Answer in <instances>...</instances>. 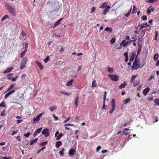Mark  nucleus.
Here are the masks:
<instances>
[{
  "mask_svg": "<svg viewBox=\"0 0 159 159\" xmlns=\"http://www.w3.org/2000/svg\"><path fill=\"white\" fill-rule=\"evenodd\" d=\"M137 57H136L135 58L133 63V66H132V69H135L136 70L138 69H139L140 67L141 68V67H143V65H142L141 66L139 62V60L138 58H137Z\"/></svg>",
  "mask_w": 159,
  "mask_h": 159,
  "instance_id": "f257e3e1",
  "label": "nucleus"
},
{
  "mask_svg": "<svg viewBox=\"0 0 159 159\" xmlns=\"http://www.w3.org/2000/svg\"><path fill=\"white\" fill-rule=\"evenodd\" d=\"M5 6L11 14L14 15H15L16 14V12L15 9L9 4L6 3Z\"/></svg>",
  "mask_w": 159,
  "mask_h": 159,
  "instance_id": "f03ea898",
  "label": "nucleus"
},
{
  "mask_svg": "<svg viewBox=\"0 0 159 159\" xmlns=\"http://www.w3.org/2000/svg\"><path fill=\"white\" fill-rule=\"evenodd\" d=\"M27 58L26 57H24L20 65V69H24L25 67L26 64L27 62Z\"/></svg>",
  "mask_w": 159,
  "mask_h": 159,
  "instance_id": "7ed1b4c3",
  "label": "nucleus"
},
{
  "mask_svg": "<svg viewBox=\"0 0 159 159\" xmlns=\"http://www.w3.org/2000/svg\"><path fill=\"white\" fill-rule=\"evenodd\" d=\"M109 78L112 80L114 81H116L118 80L119 78L116 75H108Z\"/></svg>",
  "mask_w": 159,
  "mask_h": 159,
  "instance_id": "20e7f679",
  "label": "nucleus"
},
{
  "mask_svg": "<svg viewBox=\"0 0 159 159\" xmlns=\"http://www.w3.org/2000/svg\"><path fill=\"white\" fill-rule=\"evenodd\" d=\"M111 105L112 106V108L111 110L109 111V113L111 114L112 113L113 111L115 109V100L114 99H113L112 100L111 102Z\"/></svg>",
  "mask_w": 159,
  "mask_h": 159,
  "instance_id": "39448f33",
  "label": "nucleus"
},
{
  "mask_svg": "<svg viewBox=\"0 0 159 159\" xmlns=\"http://www.w3.org/2000/svg\"><path fill=\"white\" fill-rule=\"evenodd\" d=\"M59 134V132L58 131H57L55 134V137H57L56 140H59L61 137L63 136V134L62 133H61L60 134Z\"/></svg>",
  "mask_w": 159,
  "mask_h": 159,
  "instance_id": "423d86ee",
  "label": "nucleus"
},
{
  "mask_svg": "<svg viewBox=\"0 0 159 159\" xmlns=\"http://www.w3.org/2000/svg\"><path fill=\"white\" fill-rule=\"evenodd\" d=\"M42 133L43 135H44L45 137H48L50 135L49 129H44L42 132Z\"/></svg>",
  "mask_w": 159,
  "mask_h": 159,
  "instance_id": "0eeeda50",
  "label": "nucleus"
},
{
  "mask_svg": "<svg viewBox=\"0 0 159 159\" xmlns=\"http://www.w3.org/2000/svg\"><path fill=\"white\" fill-rule=\"evenodd\" d=\"M150 89L149 87H147L146 88L144 89L143 91V94L145 96L148 93Z\"/></svg>",
  "mask_w": 159,
  "mask_h": 159,
  "instance_id": "6e6552de",
  "label": "nucleus"
},
{
  "mask_svg": "<svg viewBox=\"0 0 159 159\" xmlns=\"http://www.w3.org/2000/svg\"><path fill=\"white\" fill-rule=\"evenodd\" d=\"M138 51L137 52V54L136 55V57H138L139 54L140 53L142 49V45L141 44H139V43L138 44Z\"/></svg>",
  "mask_w": 159,
  "mask_h": 159,
  "instance_id": "1a4fd4ad",
  "label": "nucleus"
},
{
  "mask_svg": "<svg viewBox=\"0 0 159 159\" xmlns=\"http://www.w3.org/2000/svg\"><path fill=\"white\" fill-rule=\"evenodd\" d=\"M40 118L37 116L36 118H34L33 119V124H36L38 123L40 120Z\"/></svg>",
  "mask_w": 159,
  "mask_h": 159,
  "instance_id": "9d476101",
  "label": "nucleus"
},
{
  "mask_svg": "<svg viewBox=\"0 0 159 159\" xmlns=\"http://www.w3.org/2000/svg\"><path fill=\"white\" fill-rule=\"evenodd\" d=\"M75 152L76 151L74 149L71 148L69 151V155H73Z\"/></svg>",
  "mask_w": 159,
  "mask_h": 159,
  "instance_id": "9b49d317",
  "label": "nucleus"
},
{
  "mask_svg": "<svg viewBox=\"0 0 159 159\" xmlns=\"http://www.w3.org/2000/svg\"><path fill=\"white\" fill-rule=\"evenodd\" d=\"M55 146L57 148H59L62 144V142L60 141H57L56 142Z\"/></svg>",
  "mask_w": 159,
  "mask_h": 159,
  "instance_id": "f8f14e48",
  "label": "nucleus"
},
{
  "mask_svg": "<svg viewBox=\"0 0 159 159\" xmlns=\"http://www.w3.org/2000/svg\"><path fill=\"white\" fill-rule=\"evenodd\" d=\"M15 91V90H13L8 93H7L5 96V98H7V97L10 95L11 93H14Z\"/></svg>",
  "mask_w": 159,
  "mask_h": 159,
  "instance_id": "ddd939ff",
  "label": "nucleus"
},
{
  "mask_svg": "<svg viewBox=\"0 0 159 159\" xmlns=\"http://www.w3.org/2000/svg\"><path fill=\"white\" fill-rule=\"evenodd\" d=\"M21 34L23 36L22 39L23 40H26L27 38L26 36V34L25 33V32L24 31L22 30L21 31Z\"/></svg>",
  "mask_w": 159,
  "mask_h": 159,
  "instance_id": "4468645a",
  "label": "nucleus"
},
{
  "mask_svg": "<svg viewBox=\"0 0 159 159\" xmlns=\"http://www.w3.org/2000/svg\"><path fill=\"white\" fill-rule=\"evenodd\" d=\"M110 7L108 6L103 11V14L106 15L107 12L109 11L110 9Z\"/></svg>",
  "mask_w": 159,
  "mask_h": 159,
  "instance_id": "2eb2a0df",
  "label": "nucleus"
},
{
  "mask_svg": "<svg viewBox=\"0 0 159 159\" xmlns=\"http://www.w3.org/2000/svg\"><path fill=\"white\" fill-rule=\"evenodd\" d=\"M35 63L37 64L38 66L40 68V70H43V66L41 64L37 61H36Z\"/></svg>",
  "mask_w": 159,
  "mask_h": 159,
  "instance_id": "dca6fc26",
  "label": "nucleus"
},
{
  "mask_svg": "<svg viewBox=\"0 0 159 159\" xmlns=\"http://www.w3.org/2000/svg\"><path fill=\"white\" fill-rule=\"evenodd\" d=\"M127 85V83L125 82L124 81L123 83L121 84V85L119 86L120 89H122L123 88H125L126 86Z\"/></svg>",
  "mask_w": 159,
  "mask_h": 159,
  "instance_id": "f3484780",
  "label": "nucleus"
},
{
  "mask_svg": "<svg viewBox=\"0 0 159 159\" xmlns=\"http://www.w3.org/2000/svg\"><path fill=\"white\" fill-rule=\"evenodd\" d=\"M150 7L151 9H150L149 8V7H148L147 10V13L148 14H150V12L152 11H153L154 10V8H153V7H152L151 6Z\"/></svg>",
  "mask_w": 159,
  "mask_h": 159,
  "instance_id": "a211bd4d",
  "label": "nucleus"
},
{
  "mask_svg": "<svg viewBox=\"0 0 159 159\" xmlns=\"http://www.w3.org/2000/svg\"><path fill=\"white\" fill-rule=\"evenodd\" d=\"M130 101V99L129 98H128L124 100L123 103L124 104H125L129 102Z\"/></svg>",
  "mask_w": 159,
  "mask_h": 159,
  "instance_id": "6ab92c4d",
  "label": "nucleus"
},
{
  "mask_svg": "<svg viewBox=\"0 0 159 159\" xmlns=\"http://www.w3.org/2000/svg\"><path fill=\"white\" fill-rule=\"evenodd\" d=\"M54 6L55 7V9L57 10L60 8V4L58 2L54 4Z\"/></svg>",
  "mask_w": 159,
  "mask_h": 159,
  "instance_id": "aec40b11",
  "label": "nucleus"
},
{
  "mask_svg": "<svg viewBox=\"0 0 159 159\" xmlns=\"http://www.w3.org/2000/svg\"><path fill=\"white\" fill-rule=\"evenodd\" d=\"M38 140L37 138H36L35 139L31 141L30 142V145H32L34 143H36Z\"/></svg>",
  "mask_w": 159,
  "mask_h": 159,
  "instance_id": "412c9836",
  "label": "nucleus"
},
{
  "mask_svg": "<svg viewBox=\"0 0 159 159\" xmlns=\"http://www.w3.org/2000/svg\"><path fill=\"white\" fill-rule=\"evenodd\" d=\"M73 80L72 79L68 81L66 84V85L69 86L73 84Z\"/></svg>",
  "mask_w": 159,
  "mask_h": 159,
  "instance_id": "4be33fe9",
  "label": "nucleus"
},
{
  "mask_svg": "<svg viewBox=\"0 0 159 159\" xmlns=\"http://www.w3.org/2000/svg\"><path fill=\"white\" fill-rule=\"evenodd\" d=\"M27 49H26L24 51H23L21 54V56H20V57L22 58H23V57H24L25 53L27 52Z\"/></svg>",
  "mask_w": 159,
  "mask_h": 159,
  "instance_id": "5701e85b",
  "label": "nucleus"
},
{
  "mask_svg": "<svg viewBox=\"0 0 159 159\" xmlns=\"http://www.w3.org/2000/svg\"><path fill=\"white\" fill-rule=\"evenodd\" d=\"M79 98V97L77 96V97H76V98L75 100V105L76 106V107H77L78 106V102Z\"/></svg>",
  "mask_w": 159,
  "mask_h": 159,
  "instance_id": "b1692460",
  "label": "nucleus"
},
{
  "mask_svg": "<svg viewBox=\"0 0 159 159\" xmlns=\"http://www.w3.org/2000/svg\"><path fill=\"white\" fill-rule=\"evenodd\" d=\"M138 75H133L131 78V80H130V82L131 83H133L134 82V81L135 80V78Z\"/></svg>",
  "mask_w": 159,
  "mask_h": 159,
  "instance_id": "393cba45",
  "label": "nucleus"
},
{
  "mask_svg": "<svg viewBox=\"0 0 159 159\" xmlns=\"http://www.w3.org/2000/svg\"><path fill=\"white\" fill-rule=\"evenodd\" d=\"M14 86H15L13 84H12L9 87L8 89L5 92V93H6L9 90H10L12 89H13L14 88Z\"/></svg>",
  "mask_w": 159,
  "mask_h": 159,
  "instance_id": "a878e982",
  "label": "nucleus"
},
{
  "mask_svg": "<svg viewBox=\"0 0 159 159\" xmlns=\"http://www.w3.org/2000/svg\"><path fill=\"white\" fill-rule=\"evenodd\" d=\"M155 106L158 105L159 106V98L156 99L154 101Z\"/></svg>",
  "mask_w": 159,
  "mask_h": 159,
  "instance_id": "bb28decb",
  "label": "nucleus"
},
{
  "mask_svg": "<svg viewBox=\"0 0 159 159\" xmlns=\"http://www.w3.org/2000/svg\"><path fill=\"white\" fill-rule=\"evenodd\" d=\"M105 30L107 32L109 31L110 33H111V32H112V29H111L110 27H107L105 29Z\"/></svg>",
  "mask_w": 159,
  "mask_h": 159,
  "instance_id": "cd10ccee",
  "label": "nucleus"
},
{
  "mask_svg": "<svg viewBox=\"0 0 159 159\" xmlns=\"http://www.w3.org/2000/svg\"><path fill=\"white\" fill-rule=\"evenodd\" d=\"M60 93L62 94H63L65 95H66L67 96H69L70 95V93H67L66 92L64 91H60Z\"/></svg>",
  "mask_w": 159,
  "mask_h": 159,
  "instance_id": "c85d7f7f",
  "label": "nucleus"
},
{
  "mask_svg": "<svg viewBox=\"0 0 159 159\" xmlns=\"http://www.w3.org/2000/svg\"><path fill=\"white\" fill-rule=\"evenodd\" d=\"M107 3L106 2H104V3H102L101 6L99 7L100 8H104L106 7V6H107Z\"/></svg>",
  "mask_w": 159,
  "mask_h": 159,
  "instance_id": "c756f323",
  "label": "nucleus"
},
{
  "mask_svg": "<svg viewBox=\"0 0 159 159\" xmlns=\"http://www.w3.org/2000/svg\"><path fill=\"white\" fill-rule=\"evenodd\" d=\"M50 57L49 56H47L46 58L44 60V62L45 63H47Z\"/></svg>",
  "mask_w": 159,
  "mask_h": 159,
  "instance_id": "7c9ffc66",
  "label": "nucleus"
},
{
  "mask_svg": "<svg viewBox=\"0 0 159 159\" xmlns=\"http://www.w3.org/2000/svg\"><path fill=\"white\" fill-rule=\"evenodd\" d=\"M96 85L97 84H96V81L95 80H94L92 82L91 87L92 88H94L96 86Z\"/></svg>",
  "mask_w": 159,
  "mask_h": 159,
  "instance_id": "2f4dec72",
  "label": "nucleus"
},
{
  "mask_svg": "<svg viewBox=\"0 0 159 159\" xmlns=\"http://www.w3.org/2000/svg\"><path fill=\"white\" fill-rule=\"evenodd\" d=\"M159 57V55L158 54H156L154 55V57H153V59L154 61H156Z\"/></svg>",
  "mask_w": 159,
  "mask_h": 159,
  "instance_id": "473e14b6",
  "label": "nucleus"
},
{
  "mask_svg": "<svg viewBox=\"0 0 159 159\" xmlns=\"http://www.w3.org/2000/svg\"><path fill=\"white\" fill-rule=\"evenodd\" d=\"M57 108V107L54 106H51L49 107V110L52 111H53L54 110Z\"/></svg>",
  "mask_w": 159,
  "mask_h": 159,
  "instance_id": "72a5a7b5",
  "label": "nucleus"
},
{
  "mask_svg": "<svg viewBox=\"0 0 159 159\" xmlns=\"http://www.w3.org/2000/svg\"><path fill=\"white\" fill-rule=\"evenodd\" d=\"M133 9L132 10V13H136V12L137 11V10L136 9V6L134 5L133 6Z\"/></svg>",
  "mask_w": 159,
  "mask_h": 159,
  "instance_id": "f704fd0d",
  "label": "nucleus"
},
{
  "mask_svg": "<svg viewBox=\"0 0 159 159\" xmlns=\"http://www.w3.org/2000/svg\"><path fill=\"white\" fill-rule=\"evenodd\" d=\"M107 91H105L104 92V96H103V101L105 102V101H106V97H107Z\"/></svg>",
  "mask_w": 159,
  "mask_h": 159,
  "instance_id": "c9c22d12",
  "label": "nucleus"
},
{
  "mask_svg": "<svg viewBox=\"0 0 159 159\" xmlns=\"http://www.w3.org/2000/svg\"><path fill=\"white\" fill-rule=\"evenodd\" d=\"M9 16L8 15H4L1 19V21H3L6 18H8Z\"/></svg>",
  "mask_w": 159,
  "mask_h": 159,
  "instance_id": "e433bc0d",
  "label": "nucleus"
},
{
  "mask_svg": "<svg viewBox=\"0 0 159 159\" xmlns=\"http://www.w3.org/2000/svg\"><path fill=\"white\" fill-rule=\"evenodd\" d=\"M129 41L125 42V43L123 45V47H125L129 45Z\"/></svg>",
  "mask_w": 159,
  "mask_h": 159,
  "instance_id": "4c0bfd02",
  "label": "nucleus"
},
{
  "mask_svg": "<svg viewBox=\"0 0 159 159\" xmlns=\"http://www.w3.org/2000/svg\"><path fill=\"white\" fill-rule=\"evenodd\" d=\"M116 41V39L115 38H113L111 39L110 40V42L111 44H113Z\"/></svg>",
  "mask_w": 159,
  "mask_h": 159,
  "instance_id": "58836bf2",
  "label": "nucleus"
},
{
  "mask_svg": "<svg viewBox=\"0 0 159 159\" xmlns=\"http://www.w3.org/2000/svg\"><path fill=\"white\" fill-rule=\"evenodd\" d=\"M158 32L157 31H155V36L154 39L156 40H157V37L158 36Z\"/></svg>",
  "mask_w": 159,
  "mask_h": 159,
  "instance_id": "ea45409f",
  "label": "nucleus"
},
{
  "mask_svg": "<svg viewBox=\"0 0 159 159\" xmlns=\"http://www.w3.org/2000/svg\"><path fill=\"white\" fill-rule=\"evenodd\" d=\"M6 105L5 104V102H2L0 104V107H5Z\"/></svg>",
  "mask_w": 159,
  "mask_h": 159,
  "instance_id": "a19ab883",
  "label": "nucleus"
},
{
  "mask_svg": "<svg viewBox=\"0 0 159 159\" xmlns=\"http://www.w3.org/2000/svg\"><path fill=\"white\" fill-rule=\"evenodd\" d=\"M139 81H136V82H134L133 83V86H135L137 85H138L139 84Z\"/></svg>",
  "mask_w": 159,
  "mask_h": 159,
  "instance_id": "79ce46f5",
  "label": "nucleus"
},
{
  "mask_svg": "<svg viewBox=\"0 0 159 159\" xmlns=\"http://www.w3.org/2000/svg\"><path fill=\"white\" fill-rule=\"evenodd\" d=\"M42 129V128H40L37 129L35 132H36L37 134L41 132Z\"/></svg>",
  "mask_w": 159,
  "mask_h": 159,
  "instance_id": "37998d69",
  "label": "nucleus"
},
{
  "mask_svg": "<svg viewBox=\"0 0 159 159\" xmlns=\"http://www.w3.org/2000/svg\"><path fill=\"white\" fill-rule=\"evenodd\" d=\"M141 18L143 20H146L147 19V16L146 15H143L141 17Z\"/></svg>",
  "mask_w": 159,
  "mask_h": 159,
  "instance_id": "c03bdc74",
  "label": "nucleus"
},
{
  "mask_svg": "<svg viewBox=\"0 0 159 159\" xmlns=\"http://www.w3.org/2000/svg\"><path fill=\"white\" fill-rule=\"evenodd\" d=\"M47 143H48V142L47 141L43 142L40 143V145L41 146H43L47 144Z\"/></svg>",
  "mask_w": 159,
  "mask_h": 159,
  "instance_id": "a18cd8bd",
  "label": "nucleus"
},
{
  "mask_svg": "<svg viewBox=\"0 0 159 159\" xmlns=\"http://www.w3.org/2000/svg\"><path fill=\"white\" fill-rule=\"evenodd\" d=\"M95 11V7H93L91 8V13H92L94 12Z\"/></svg>",
  "mask_w": 159,
  "mask_h": 159,
  "instance_id": "49530a36",
  "label": "nucleus"
},
{
  "mask_svg": "<svg viewBox=\"0 0 159 159\" xmlns=\"http://www.w3.org/2000/svg\"><path fill=\"white\" fill-rule=\"evenodd\" d=\"M63 18H62L61 19H59V20H58L56 22V23H57V24L59 25L60 24V22L63 19Z\"/></svg>",
  "mask_w": 159,
  "mask_h": 159,
  "instance_id": "de8ad7c7",
  "label": "nucleus"
},
{
  "mask_svg": "<svg viewBox=\"0 0 159 159\" xmlns=\"http://www.w3.org/2000/svg\"><path fill=\"white\" fill-rule=\"evenodd\" d=\"M142 25L143 26H144V27H143L144 28H146L147 27H149V25H148L147 23H143L142 24Z\"/></svg>",
  "mask_w": 159,
  "mask_h": 159,
  "instance_id": "09e8293b",
  "label": "nucleus"
},
{
  "mask_svg": "<svg viewBox=\"0 0 159 159\" xmlns=\"http://www.w3.org/2000/svg\"><path fill=\"white\" fill-rule=\"evenodd\" d=\"M52 116L54 118V120H58V117L56 116L55 114H53Z\"/></svg>",
  "mask_w": 159,
  "mask_h": 159,
  "instance_id": "8fccbe9b",
  "label": "nucleus"
},
{
  "mask_svg": "<svg viewBox=\"0 0 159 159\" xmlns=\"http://www.w3.org/2000/svg\"><path fill=\"white\" fill-rule=\"evenodd\" d=\"M1 158H2V159H11L10 157H2Z\"/></svg>",
  "mask_w": 159,
  "mask_h": 159,
  "instance_id": "3c124183",
  "label": "nucleus"
},
{
  "mask_svg": "<svg viewBox=\"0 0 159 159\" xmlns=\"http://www.w3.org/2000/svg\"><path fill=\"white\" fill-rule=\"evenodd\" d=\"M151 30V27H150L149 28H147L144 30L145 31V32H146V31L149 32Z\"/></svg>",
  "mask_w": 159,
  "mask_h": 159,
  "instance_id": "603ef678",
  "label": "nucleus"
},
{
  "mask_svg": "<svg viewBox=\"0 0 159 159\" xmlns=\"http://www.w3.org/2000/svg\"><path fill=\"white\" fill-rule=\"evenodd\" d=\"M74 125L73 124H70V123L66 124L64 125L65 126H74Z\"/></svg>",
  "mask_w": 159,
  "mask_h": 159,
  "instance_id": "864d4df0",
  "label": "nucleus"
},
{
  "mask_svg": "<svg viewBox=\"0 0 159 159\" xmlns=\"http://www.w3.org/2000/svg\"><path fill=\"white\" fill-rule=\"evenodd\" d=\"M157 0H148V2L149 3H153Z\"/></svg>",
  "mask_w": 159,
  "mask_h": 159,
  "instance_id": "5fc2aeb1",
  "label": "nucleus"
},
{
  "mask_svg": "<svg viewBox=\"0 0 159 159\" xmlns=\"http://www.w3.org/2000/svg\"><path fill=\"white\" fill-rule=\"evenodd\" d=\"M30 133H26V134H24V136L26 137H28L30 136Z\"/></svg>",
  "mask_w": 159,
  "mask_h": 159,
  "instance_id": "6e6d98bb",
  "label": "nucleus"
},
{
  "mask_svg": "<svg viewBox=\"0 0 159 159\" xmlns=\"http://www.w3.org/2000/svg\"><path fill=\"white\" fill-rule=\"evenodd\" d=\"M5 110H4L2 111L1 112V116H5Z\"/></svg>",
  "mask_w": 159,
  "mask_h": 159,
  "instance_id": "4d7b16f0",
  "label": "nucleus"
},
{
  "mask_svg": "<svg viewBox=\"0 0 159 159\" xmlns=\"http://www.w3.org/2000/svg\"><path fill=\"white\" fill-rule=\"evenodd\" d=\"M101 146H98L96 148V152H98L99 151V150L101 149Z\"/></svg>",
  "mask_w": 159,
  "mask_h": 159,
  "instance_id": "13d9d810",
  "label": "nucleus"
},
{
  "mask_svg": "<svg viewBox=\"0 0 159 159\" xmlns=\"http://www.w3.org/2000/svg\"><path fill=\"white\" fill-rule=\"evenodd\" d=\"M70 117L68 118L66 120H64V123H65L67 122H68L69 121V120H70Z\"/></svg>",
  "mask_w": 159,
  "mask_h": 159,
  "instance_id": "bf43d9fd",
  "label": "nucleus"
},
{
  "mask_svg": "<svg viewBox=\"0 0 159 159\" xmlns=\"http://www.w3.org/2000/svg\"><path fill=\"white\" fill-rule=\"evenodd\" d=\"M145 31L144 30H143L141 31V33L143 34V35L142 36V37L144 36V35H145Z\"/></svg>",
  "mask_w": 159,
  "mask_h": 159,
  "instance_id": "052dcab7",
  "label": "nucleus"
},
{
  "mask_svg": "<svg viewBox=\"0 0 159 159\" xmlns=\"http://www.w3.org/2000/svg\"><path fill=\"white\" fill-rule=\"evenodd\" d=\"M125 42V40H124L120 43V45L121 46H123V45Z\"/></svg>",
  "mask_w": 159,
  "mask_h": 159,
  "instance_id": "680f3d73",
  "label": "nucleus"
},
{
  "mask_svg": "<svg viewBox=\"0 0 159 159\" xmlns=\"http://www.w3.org/2000/svg\"><path fill=\"white\" fill-rule=\"evenodd\" d=\"M124 55L125 57V58L128 57V52H125L124 53Z\"/></svg>",
  "mask_w": 159,
  "mask_h": 159,
  "instance_id": "e2e57ef3",
  "label": "nucleus"
},
{
  "mask_svg": "<svg viewBox=\"0 0 159 159\" xmlns=\"http://www.w3.org/2000/svg\"><path fill=\"white\" fill-rule=\"evenodd\" d=\"M22 120H17V124H19V123H21V122H22Z\"/></svg>",
  "mask_w": 159,
  "mask_h": 159,
  "instance_id": "0e129e2a",
  "label": "nucleus"
},
{
  "mask_svg": "<svg viewBox=\"0 0 159 159\" xmlns=\"http://www.w3.org/2000/svg\"><path fill=\"white\" fill-rule=\"evenodd\" d=\"M44 113V112H43V113H41L39 114V115H38L37 116H38L40 118V117H41V116Z\"/></svg>",
  "mask_w": 159,
  "mask_h": 159,
  "instance_id": "69168bd1",
  "label": "nucleus"
},
{
  "mask_svg": "<svg viewBox=\"0 0 159 159\" xmlns=\"http://www.w3.org/2000/svg\"><path fill=\"white\" fill-rule=\"evenodd\" d=\"M134 58L133 57H130V59H129V60L130 61H131V62H132L134 60Z\"/></svg>",
  "mask_w": 159,
  "mask_h": 159,
  "instance_id": "338daca9",
  "label": "nucleus"
},
{
  "mask_svg": "<svg viewBox=\"0 0 159 159\" xmlns=\"http://www.w3.org/2000/svg\"><path fill=\"white\" fill-rule=\"evenodd\" d=\"M156 66H158L159 65V60H158L157 62H156Z\"/></svg>",
  "mask_w": 159,
  "mask_h": 159,
  "instance_id": "774afa93",
  "label": "nucleus"
}]
</instances>
